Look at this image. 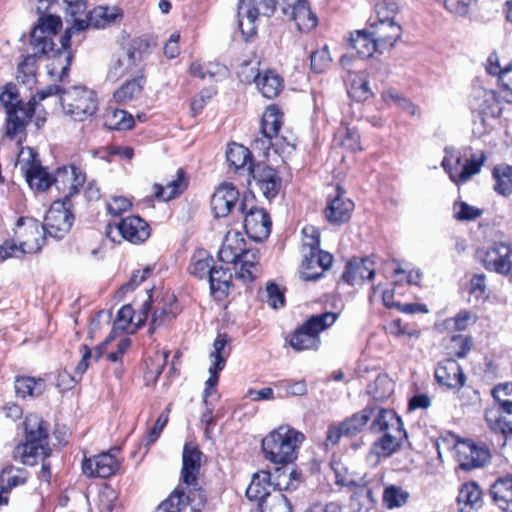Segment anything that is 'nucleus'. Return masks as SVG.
<instances>
[{
	"label": "nucleus",
	"mask_w": 512,
	"mask_h": 512,
	"mask_svg": "<svg viewBox=\"0 0 512 512\" xmlns=\"http://www.w3.org/2000/svg\"><path fill=\"white\" fill-rule=\"evenodd\" d=\"M61 27L62 21L60 17L54 15L41 17L39 19V23L33 28L31 32L30 46L36 47L42 53H51L54 59L51 63L52 68L50 74H56L57 70L60 69V78L63 79L69 70L72 55L68 50L70 47V42L68 43L67 47H63L61 44L60 49L54 50L53 48L54 43L52 37L57 35ZM62 37L63 36L60 37L61 43Z\"/></svg>",
	"instance_id": "nucleus-1"
},
{
	"label": "nucleus",
	"mask_w": 512,
	"mask_h": 512,
	"mask_svg": "<svg viewBox=\"0 0 512 512\" xmlns=\"http://www.w3.org/2000/svg\"><path fill=\"white\" fill-rule=\"evenodd\" d=\"M25 442L13 450V458L25 465H35L38 459L44 460L51 453L48 445L47 423L38 415H29L24 421Z\"/></svg>",
	"instance_id": "nucleus-2"
},
{
	"label": "nucleus",
	"mask_w": 512,
	"mask_h": 512,
	"mask_svg": "<svg viewBox=\"0 0 512 512\" xmlns=\"http://www.w3.org/2000/svg\"><path fill=\"white\" fill-rule=\"evenodd\" d=\"M304 439L303 433L288 425H282L263 438L261 446L268 461L285 465L297 458V449Z\"/></svg>",
	"instance_id": "nucleus-3"
},
{
	"label": "nucleus",
	"mask_w": 512,
	"mask_h": 512,
	"mask_svg": "<svg viewBox=\"0 0 512 512\" xmlns=\"http://www.w3.org/2000/svg\"><path fill=\"white\" fill-rule=\"evenodd\" d=\"M46 233L41 223L33 218H21L17 222L15 238L17 243L6 241L0 247L2 260L16 256L18 252L36 253L41 250L45 242Z\"/></svg>",
	"instance_id": "nucleus-4"
},
{
	"label": "nucleus",
	"mask_w": 512,
	"mask_h": 512,
	"mask_svg": "<svg viewBox=\"0 0 512 512\" xmlns=\"http://www.w3.org/2000/svg\"><path fill=\"white\" fill-rule=\"evenodd\" d=\"M61 106L65 115L75 121H85L98 110L96 93L82 86H71L61 94Z\"/></svg>",
	"instance_id": "nucleus-5"
},
{
	"label": "nucleus",
	"mask_w": 512,
	"mask_h": 512,
	"mask_svg": "<svg viewBox=\"0 0 512 512\" xmlns=\"http://www.w3.org/2000/svg\"><path fill=\"white\" fill-rule=\"evenodd\" d=\"M338 314L325 312L310 316L291 336L290 346L296 351L317 349L320 345L319 334L331 327Z\"/></svg>",
	"instance_id": "nucleus-6"
},
{
	"label": "nucleus",
	"mask_w": 512,
	"mask_h": 512,
	"mask_svg": "<svg viewBox=\"0 0 512 512\" xmlns=\"http://www.w3.org/2000/svg\"><path fill=\"white\" fill-rule=\"evenodd\" d=\"M485 161L486 156L483 152L472 154L470 158L465 159L460 152H454L443 158L442 167L453 183L461 185L479 174Z\"/></svg>",
	"instance_id": "nucleus-7"
},
{
	"label": "nucleus",
	"mask_w": 512,
	"mask_h": 512,
	"mask_svg": "<svg viewBox=\"0 0 512 512\" xmlns=\"http://www.w3.org/2000/svg\"><path fill=\"white\" fill-rule=\"evenodd\" d=\"M123 11L116 7H107V6H98L91 10L86 19H75L73 20V24L66 31L62 40L63 47H67L71 37L76 34L86 30L88 27L92 26L94 28H105L108 25L115 23L117 20L122 19Z\"/></svg>",
	"instance_id": "nucleus-8"
},
{
	"label": "nucleus",
	"mask_w": 512,
	"mask_h": 512,
	"mask_svg": "<svg viewBox=\"0 0 512 512\" xmlns=\"http://www.w3.org/2000/svg\"><path fill=\"white\" fill-rule=\"evenodd\" d=\"M275 10L274 0H241L238 5V25L245 39L256 33L255 21L259 15L270 17Z\"/></svg>",
	"instance_id": "nucleus-9"
},
{
	"label": "nucleus",
	"mask_w": 512,
	"mask_h": 512,
	"mask_svg": "<svg viewBox=\"0 0 512 512\" xmlns=\"http://www.w3.org/2000/svg\"><path fill=\"white\" fill-rule=\"evenodd\" d=\"M483 266L492 272L507 275L512 270V243L495 241L478 252Z\"/></svg>",
	"instance_id": "nucleus-10"
},
{
	"label": "nucleus",
	"mask_w": 512,
	"mask_h": 512,
	"mask_svg": "<svg viewBox=\"0 0 512 512\" xmlns=\"http://www.w3.org/2000/svg\"><path fill=\"white\" fill-rule=\"evenodd\" d=\"M276 9L289 20L295 23L297 29L301 32H309L316 28L318 18L310 9L306 0H274Z\"/></svg>",
	"instance_id": "nucleus-11"
},
{
	"label": "nucleus",
	"mask_w": 512,
	"mask_h": 512,
	"mask_svg": "<svg viewBox=\"0 0 512 512\" xmlns=\"http://www.w3.org/2000/svg\"><path fill=\"white\" fill-rule=\"evenodd\" d=\"M279 478H283V480H278V490L263 502H259L257 507L259 512H292L288 499L281 491L295 490L298 487L299 474L295 470H291L288 474L284 471L279 475Z\"/></svg>",
	"instance_id": "nucleus-12"
},
{
	"label": "nucleus",
	"mask_w": 512,
	"mask_h": 512,
	"mask_svg": "<svg viewBox=\"0 0 512 512\" xmlns=\"http://www.w3.org/2000/svg\"><path fill=\"white\" fill-rule=\"evenodd\" d=\"M206 499L200 492H184L178 486L156 509V512H201Z\"/></svg>",
	"instance_id": "nucleus-13"
},
{
	"label": "nucleus",
	"mask_w": 512,
	"mask_h": 512,
	"mask_svg": "<svg viewBox=\"0 0 512 512\" xmlns=\"http://www.w3.org/2000/svg\"><path fill=\"white\" fill-rule=\"evenodd\" d=\"M73 215L60 201L54 202L47 211L44 223L41 224L47 236L62 239L70 230Z\"/></svg>",
	"instance_id": "nucleus-14"
},
{
	"label": "nucleus",
	"mask_w": 512,
	"mask_h": 512,
	"mask_svg": "<svg viewBox=\"0 0 512 512\" xmlns=\"http://www.w3.org/2000/svg\"><path fill=\"white\" fill-rule=\"evenodd\" d=\"M491 458L490 451L485 446H478L474 442L466 440L456 445V460L463 471L485 466Z\"/></svg>",
	"instance_id": "nucleus-15"
},
{
	"label": "nucleus",
	"mask_w": 512,
	"mask_h": 512,
	"mask_svg": "<svg viewBox=\"0 0 512 512\" xmlns=\"http://www.w3.org/2000/svg\"><path fill=\"white\" fill-rule=\"evenodd\" d=\"M118 452L119 448H114L91 458H85L82 462L83 473L88 477L100 478H108L114 475L120 467V462L116 457Z\"/></svg>",
	"instance_id": "nucleus-16"
},
{
	"label": "nucleus",
	"mask_w": 512,
	"mask_h": 512,
	"mask_svg": "<svg viewBox=\"0 0 512 512\" xmlns=\"http://www.w3.org/2000/svg\"><path fill=\"white\" fill-rule=\"evenodd\" d=\"M201 455L202 453L196 445L192 443H186L184 445L182 454L181 478L188 489L187 492L184 490L186 494H189V491H196L200 492L204 496L200 490L196 489L201 466Z\"/></svg>",
	"instance_id": "nucleus-17"
},
{
	"label": "nucleus",
	"mask_w": 512,
	"mask_h": 512,
	"mask_svg": "<svg viewBox=\"0 0 512 512\" xmlns=\"http://www.w3.org/2000/svg\"><path fill=\"white\" fill-rule=\"evenodd\" d=\"M113 230L131 243L143 242L150 235L149 225L139 216L126 217L114 226L109 224L107 227V236L114 241L115 239L112 237Z\"/></svg>",
	"instance_id": "nucleus-18"
},
{
	"label": "nucleus",
	"mask_w": 512,
	"mask_h": 512,
	"mask_svg": "<svg viewBox=\"0 0 512 512\" xmlns=\"http://www.w3.org/2000/svg\"><path fill=\"white\" fill-rule=\"evenodd\" d=\"M247 169L262 194L267 199L275 198L281 187V179L276 170L264 163L249 166Z\"/></svg>",
	"instance_id": "nucleus-19"
},
{
	"label": "nucleus",
	"mask_w": 512,
	"mask_h": 512,
	"mask_svg": "<svg viewBox=\"0 0 512 512\" xmlns=\"http://www.w3.org/2000/svg\"><path fill=\"white\" fill-rule=\"evenodd\" d=\"M271 227L270 216L263 208L252 207L245 213L244 228L251 239L263 241L270 235Z\"/></svg>",
	"instance_id": "nucleus-20"
},
{
	"label": "nucleus",
	"mask_w": 512,
	"mask_h": 512,
	"mask_svg": "<svg viewBox=\"0 0 512 512\" xmlns=\"http://www.w3.org/2000/svg\"><path fill=\"white\" fill-rule=\"evenodd\" d=\"M332 261V255L325 251L303 253L300 270L302 279L305 281L319 279L330 268Z\"/></svg>",
	"instance_id": "nucleus-21"
},
{
	"label": "nucleus",
	"mask_w": 512,
	"mask_h": 512,
	"mask_svg": "<svg viewBox=\"0 0 512 512\" xmlns=\"http://www.w3.org/2000/svg\"><path fill=\"white\" fill-rule=\"evenodd\" d=\"M282 123V114L279 110L274 106L268 107L262 116V136L254 140V148L268 150L271 146V140L277 136Z\"/></svg>",
	"instance_id": "nucleus-22"
},
{
	"label": "nucleus",
	"mask_w": 512,
	"mask_h": 512,
	"mask_svg": "<svg viewBox=\"0 0 512 512\" xmlns=\"http://www.w3.org/2000/svg\"><path fill=\"white\" fill-rule=\"evenodd\" d=\"M354 210V203L344 196V191L337 186V194L328 201L324 210L327 221L340 225L347 222Z\"/></svg>",
	"instance_id": "nucleus-23"
},
{
	"label": "nucleus",
	"mask_w": 512,
	"mask_h": 512,
	"mask_svg": "<svg viewBox=\"0 0 512 512\" xmlns=\"http://www.w3.org/2000/svg\"><path fill=\"white\" fill-rule=\"evenodd\" d=\"M35 104L36 100L32 97L27 103L8 109L6 130L8 137L14 138L16 134L24 130L34 114Z\"/></svg>",
	"instance_id": "nucleus-24"
},
{
	"label": "nucleus",
	"mask_w": 512,
	"mask_h": 512,
	"mask_svg": "<svg viewBox=\"0 0 512 512\" xmlns=\"http://www.w3.org/2000/svg\"><path fill=\"white\" fill-rule=\"evenodd\" d=\"M238 200L239 192L232 184H221L211 196V208L215 217H226Z\"/></svg>",
	"instance_id": "nucleus-25"
},
{
	"label": "nucleus",
	"mask_w": 512,
	"mask_h": 512,
	"mask_svg": "<svg viewBox=\"0 0 512 512\" xmlns=\"http://www.w3.org/2000/svg\"><path fill=\"white\" fill-rule=\"evenodd\" d=\"M85 174L74 166H63L52 176V184L58 190H68L69 196L76 194L85 183Z\"/></svg>",
	"instance_id": "nucleus-26"
},
{
	"label": "nucleus",
	"mask_w": 512,
	"mask_h": 512,
	"mask_svg": "<svg viewBox=\"0 0 512 512\" xmlns=\"http://www.w3.org/2000/svg\"><path fill=\"white\" fill-rule=\"evenodd\" d=\"M278 490L277 483L271 482V474L268 471H259L253 474L250 484L246 489V496L250 501L263 502Z\"/></svg>",
	"instance_id": "nucleus-27"
},
{
	"label": "nucleus",
	"mask_w": 512,
	"mask_h": 512,
	"mask_svg": "<svg viewBox=\"0 0 512 512\" xmlns=\"http://www.w3.org/2000/svg\"><path fill=\"white\" fill-rule=\"evenodd\" d=\"M435 378L439 384L448 388H460L465 383L462 368L454 359L439 362L435 369Z\"/></svg>",
	"instance_id": "nucleus-28"
},
{
	"label": "nucleus",
	"mask_w": 512,
	"mask_h": 512,
	"mask_svg": "<svg viewBox=\"0 0 512 512\" xmlns=\"http://www.w3.org/2000/svg\"><path fill=\"white\" fill-rule=\"evenodd\" d=\"M485 421L489 429L503 436L504 440H512V411L490 407L485 410Z\"/></svg>",
	"instance_id": "nucleus-29"
},
{
	"label": "nucleus",
	"mask_w": 512,
	"mask_h": 512,
	"mask_svg": "<svg viewBox=\"0 0 512 512\" xmlns=\"http://www.w3.org/2000/svg\"><path fill=\"white\" fill-rule=\"evenodd\" d=\"M369 28L382 52L392 48L402 35V28L396 22L376 23L370 19Z\"/></svg>",
	"instance_id": "nucleus-30"
},
{
	"label": "nucleus",
	"mask_w": 512,
	"mask_h": 512,
	"mask_svg": "<svg viewBox=\"0 0 512 512\" xmlns=\"http://www.w3.org/2000/svg\"><path fill=\"white\" fill-rule=\"evenodd\" d=\"M375 269L373 262L369 258H354L346 265V270L342 274V280L350 285H354L364 280L373 279Z\"/></svg>",
	"instance_id": "nucleus-31"
},
{
	"label": "nucleus",
	"mask_w": 512,
	"mask_h": 512,
	"mask_svg": "<svg viewBox=\"0 0 512 512\" xmlns=\"http://www.w3.org/2000/svg\"><path fill=\"white\" fill-rule=\"evenodd\" d=\"M490 494L503 512H512V473L499 477L492 484Z\"/></svg>",
	"instance_id": "nucleus-32"
},
{
	"label": "nucleus",
	"mask_w": 512,
	"mask_h": 512,
	"mask_svg": "<svg viewBox=\"0 0 512 512\" xmlns=\"http://www.w3.org/2000/svg\"><path fill=\"white\" fill-rule=\"evenodd\" d=\"M373 415L370 429L374 432H389L392 429L400 428L403 425L401 418L391 409L377 405H371Z\"/></svg>",
	"instance_id": "nucleus-33"
},
{
	"label": "nucleus",
	"mask_w": 512,
	"mask_h": 512,
	"mask_svg": "<svg viewBox=\"0 0 512 512\" xmlns=\"http://www.w3.org/2000/svg\"><path fill=\"white\" fill-rule=\"evenodd\" d=\"M244 246H246V242L240 232H227L218 252L219 260L224 263L237 264L239 256L244 251Z\"/></svg>",
	"instance_id": "nucleus-34"
},
{
	"label": "nucleus",
	"mask_w": 512,
	"mask_h": 512,
	"mask_svg": "<svg viewBox=\"0 0 512 512\" xmlns=\"http://www.w3.org/2000/svg\"><path fill=\"white\" fill-rule=\"evenodd\" d=\"M27 480V471L24 468L6 466L0 475V506L8 503V492Z\"/></svg>",
	"instance_id": "nucleus-35"
},
{
	"label": "nucleus",
	"mask_w": 512,
	"mask_h": 512,
	"mask_svg": "<svg viewBox=\"0 0 512 512\" xmlns=\"http://www.w3.org/2000/svg\"><path fill=\"white\" fill-rule=\"evenodd\" d=\"M349 45L361 58H369L376 51L382 53L371 30H356L350 34Z\"/></svg>",
	"instance_id": "nucleus-36"
},
{
	"label": "nucleus",
	"mask_w": 512,
	"mask_h": 512,
	"mask_svg": "<svg viewBox=\"0 0 512 512\" xmlns=\"http://www.w3.org/2000/svg\"><path fill=\"white\" fill-rule=\"evenodd\" d=\"M478 109L482 122L487 124L489 118L497 119L502 114V107L498 95L493 90H479L477 93Z\"/></svg>",
	"instance_id": "nucleus-37"
},
{
	"label": "nucleus",
	"mask_w": 512,
	"mask_h": 512,
	"mask_svg": "<svg viewBox=\"0 0 512 512\" xmlns=\"http://www.w3.org/2000/svg\"><path fill=\"white\" fill-rule=\"evenodd\" d=\"M235 266V274L238 279L244 283L252 282L258 272V251L246 249V246H244V251L239 256Z\"/></svg>",
	"instance_id": "nucleus-38"
},
{
	"label": "nucleus",
	"mask_w": 512,
	"mask_h": 512,
	"mask_svg": "<svg viewBox=\"0 0 512 512\" xmlns=\"http://www.w3.org/2000/svg\"><path fill=\"white\" fill-rule=\"evenodd\" d=\"M406 437L404 426L383 432L382 437L375 442L374 450L379 456L388 457L400 447Z\"/></svg>",
	"instance_id": "nucleus-39"
},
{
	"label": "nucleus",
	"mask_w": 512,
	"mask_h": 512,
	"mask_svg": "<svg viewBox=\"0 0 512 512\" xmlns=\"http://www.w3.org/2000/svg\"><path fill=\"white\" fill-rule=\"evenodd\" d=\"M253 81L261 94L268 99L276 97L283 88L282 78L271 70L257 73Z\"/></svg>",
	"instance_id": "nucleus-40"
},
{
	"label": "nucleus",
	"mask_w": 512,
	"mask_h": 512,
	"mask_svg": "<svg viewBox=\"0 0 512 512\" xmlns=\"http://www.w3.org/2000/svg\"><path fill=\"white\" fill-rule=\"evenodd\" d=\"M460 512H472L481 506L482 492L479 486L472 482L464 484L457 497Z\"/></svg>",
	"instance_id": "nucleus-41"
},
{
	"label": "nucleus",
	"mask_w": 512,
	"mask_h": 512,
	"mask_svg": "<svg viewBox=\"0 0 512 512\" xmlns=\"http://www.w3.org/2000/svg\"><path fill=\"white\" fill-rule=\"evenodd\" d=\"M373 410L371 405H367L364 409L354 413L349 418L342 421V429L345 437H354L361 433L371 421Z\"/></svg>",
	"instance_id": "nucleus-42"
},
{
	"label": "nucleus",
	"mask_w": 512,
	"mask_h": 512,
	"mask_svg": "<svg viewBox=\"0 0 512 512\" xmlns=\"http://www.w3.org/2000/svg\"><path fill=\"white\" fill-rule=\"evenodd\" d=\"M187 187L184 172L179 169L174 179L168 181L165 185L155 184V196L162 201H169L182 193Z\"/></svg>",
	"instance_id": "nucleus-43"
},
{
	"label": "nucleus",
	"mask_w": 512,
	"mask_h": 512,
	"mask_svg": "<svg viewBox=\"0 0 512 512\" xmlns=\"http://www.w3.org/2000/svg\"><path fill=\"white\" fill-rule=\"evenodd\" d=\"M187 187L184 172L179 169L174 179L168 181L165 185L155 184V196L162 201H169L182 193Z\"/></svg>",
	"instance_id": "nucleus-44"
},
{
	"label": "nucleus",
	"mask_w": 512,
	"mask_h": 512,
	"mask_svg": "<svg viewBox=\"0 0 512 512\" xmlns=\"http://www.w3.org/2000/svg\"><path fill=\"white\" fill-rule=\"evenodd\" d=\"M232 274L229 269L214 266L208 277L211 293L219 298L225 297L231 286Z\"/></svg>",
	"instance_id": "nucleus-45"
},
{
	"label": "nucleus",
	"mask_w": 512,
	"mask_h": 512,
	"mask_svg": "<svg viewBox=\"0 0 512 512\" xmlns=\"http://www.w3.org/2000/svg\"><path fill=\"white\" fill-rule=\"evenodd\" d=\"M230 338L227 334L219 333L213 342V350L210 353L212 364L218 369L225 367L226 361L230 355L231 348L229 346Z\"/></svg>",
	"instance_id": "nucleus-46"
},
{
	"label": "nucleus",
	"mask_w": 512,
	"mask_h": 512,
	"mask_svg": "<svg viewBox=\"0 0 512 512\" xmlns=\"http://www.w3.org/2000/svg\"><path fill=\"white\" fill-rule=\"evenodd\" d=\"M33 52L25 56L24 60L18 65L17 79L22 83H30L35 77V64L37 59L44 55L51 56V53H42L36 47H31Z\"/></svg>",
	"instance_id": "nucleus-47"
},
{
	"label": "nucleus",
	"mask_w": 512,
	"mask_h": 512,
	"mask_svg": "<svg viewBox=\"0 0 512 512\" xmlns=\"http://www.w3.org/2000/svg\"><path fill=\"white\" fill-rule=\"evenodd\" d=\"M116 500V492L108 485L99 489L98 493L89 500L90 512H111Z\"/></svg>",
	"instance_id": "nucleus-48"
},
{
	"label": "nucleus",
	"mask_w": 512,
	"mask_h": 512,
	"mask_svg": "<svg viewBox=\"0 0 512 512\" xmlns=\"http://www.w3.org/2000/svg\"><path fill=\"white\" fill-rule=\"evenodd\" d=\"M251 157L249 149L237 143L229 144L226 151L227 162L235 170L243 169L247 165L252 166Z\"/></svg>",
	"instance_id": "nucleus-49"
},
{
	"label": "nucleus",
	"mask_w": 512,
	"mask_h": 512,
	"mask_svg": "<svg viewBox=\"0 0 512 512\" xmlns=\"http://www.w3.org/2000/svg\"><path fill=\"white\" fill-rule=\"evenodd\" d=\"M134 70L135 67L131 64L129 57L120 53L112 57L107 71V78L115 82Z\"/></svg>",
	"instance_id": "nucleus-50"
},
{
	"label": "nucleus",
	"mask_w": 512,
	"mask_h": 512,
	"mask_svg": "<svg viewBox=\"0 0 512 512\" xmlns=\"http://www.w3.org/2000/svg\"><path fill=\"white\" fill-rule=\"evenodd\" d=\"M44 381L39 378L17 377L15 379V392L18 396H39L44 392Z\"/></svg>",
	"instance_id": "nucleus-51"
},
{
	"label": "nucleus",
	"mask_w": 512,
	"mask_h": 512,
	"mask_svg": "<svg viewBox=\"0 0 512 512\" xmlns=\"http://www.w3.org/2000/svg\"><path fill=\"white\" fill-rule=\"evenodd\" d=\"M395 383L386 374L377 376L375 381L369 385L368 393L375 401H384L388 399L394 392Z\"/></svg>",
	"instance_id": "nucleus-52"
},
{
	"label": "nucleus",
	"mask_w": 512,
	"mask_h": 512,
	"mask_svg": "<svg viewBox=\"0 0 512 512\" xmlns=\"http://www.w3.org/2000/svg\"><path fill=\"white\" fill-rule=\"evenodd\" d=\"M177 314V306L173 296L168 297L161 307H157L151 316L150 333L161 326L164 322L173 319Z\"/></svg>",
	"instance_id": "nucleus-53"
},
{
	"label": "nucleus",
	"mask_w": 512,
	"mask_h": 512,
	"mask_svg": "<svg viewBox=\"0 0 512 512\" xmlns=\"http://www.w3.org/2000/svg\"><path fill=\"white\" fill-rule=\"evenodd\" d=\"M105 126L111 130H128L134 125L131 114L121 109H114L105 114Z\"/></svg>",
	"instance_id": "nucleus-54"
},
{
	"label": "nucleus",
	"mask_w": 512,
	"mask_h": 512,
	"mask_svg": "<svg viewBox=\"0 0 512 512\" xmlns=\"http://www.w3.org/2000/svg\"><path fill=\"white\" fill-rule=\"evenodd\" d=\"M213 263V258L206 251H199L191 259L189 272L200 279L209 277L210 271L214 268Z\"/></svg>",
	"instance_id": "nucleus-55"
},
{
	"label": "nucleus",
	"mask_w": 512,
	"mask_h": 512,
	"mask_svg": "<svg viewBox=\"0 0 512 512\" xmlns=\"http://www.w3.org/2000/svg\"><path fill=\"white\" fill-rule=\"evenodd\" d=\"M493 177L496 181L494 189L503 196L512 194V167L498 166L493 170Z\"/></svg>",
	"instance_id": "nucleus-56"
},
{
	"label": "nucleus",
	"mask_w": 512,
	"mask_h": 512,
	"mask_svg": "<svg viewBox=\"0 0 512 512\" xmlns=\"http://www.w3.org/2000/svg\"><path fill=\"white\" fill-rule=\"evenodd\" d=\"M16 165L21 173L27 177L34 170L41 166L38 154L30 147L22 148L17 157Z\"/></svg>",
	"instance_id": "nucleus-57"
},
{
	"label": "nucleus",
	"mask_w": 512,
	"mask_h": 512,
	"mask_svg": "<svg viewBox=\"0 0 512 512\" xmlns=\"http://www.w3.org/2000/svg\"><path fill=\"white\" fill-rule=\"evenodd\" d=\"M149 49L150 45L147 40L137 38L132 40L127 51L122 53L129 57L131 64L136 68L149 54Z\"/></svg>",
	"instance_id": "nucleus-58"
},
{
	"label": "nucleus",
	"mask_w": 512,
	"mask_h": 512,
	"mask_svg": "<svg viewBox=\"0 0 512 512\" xmlns=\"http://www.w3.org/2000/svg\"><path fill=\"white\" fill-rule=\"evenodd\" d=\"M142 91L140 79H132L127 81L118 90L114 92L116 102L125 104L137 98Z\"/></svg>",
	"instance_id": "nucleus-59"
},
{
	"label": "nucleus",
	"mask_w": 512,
	"mask_h": 512,
	"mask_svg": "<svg viewBox=\"0 0 512 512\" xmlns=\"http://www.w3.org/2000/svg\"><path fill=\"white\" fill-rule=\"evenodd\" d=\"M335 142L350 150L352 152L361 151L362 148L360 146V137L354 129L343 128L338 130L335 136Z\"/></svg>",
	"instance_id": "nucleus-60"
},
{
	"label": "nucleus",
	"mask_w": 512,
	"mask_h": 512,
	"mask_svg": "<svg viewBox=\"0 0 512 512\" xmlns=\"http://www.w3.org/2000/svg\"><path fill=\"white\" fill-rule=\"evenodd\" d=\"M25 179L30 188L39 191H46L53 185L52 175L42 165L25 177Z\"/></svg>",
	"instance_id": "nucleus-61"
},
{
	"label": "nucleus",
	"mask_w": 512,
	"mask_h": 512,
	"mask_svg": "<svg viewBox=\"0 0 512 512\" xmlns=\"http://www.w3.org/2000/svg\"><path fill=\"white\" fill-rule=\"evenodd\" d=\"M348 93L357 101H365L373 95L369 82L362 75L354 76L351 80Z\"/></svg>",
	"instance_id": "nucleus-62"
},
{
	"label": "nucleus",
	"mask_w": 512,
	"mask_h": 512,
	"mask_svg": "<svg viewBox=\"0 0 512 512\" xmlns=\"http://www.w3.org/2000/svg\"><path fill=\"white\" fill-rule=\"evenodd\" d=\"M472 347V338L465 335H454L450 338L446 349L450 355L465 357Z\"/></svg>",
	"instance_id": "nucleus-63"
},
{
	"label": "nucleus",
	"mask_w": 512,
	"mask_h": 512,
	"mask_svg": "<svg viewBox=\"0 0 512 512\" xmlns=\"http://www.w3.org/2000/svg\"><path fill=\"white\" fill-rule=\"evenodd\" d=\"M492 395L499 405L497 408L512 411V383L506 382L498 384L493 388Z\"/></svg>",
	"instance_id": "nucleus-64"
}]
</instances>
